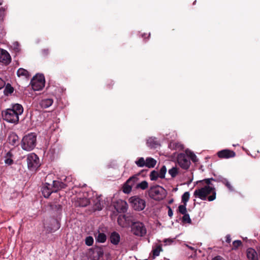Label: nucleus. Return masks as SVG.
Returning a JSON list of instances; mask_svg holds the SVG:
<instances>
[{"mask_svg": "<svg viewBox=\"0 0 260 260\" xmlns=\"http://www.w3.org/2000/svg\"><path fill=\"white\" fill-rule=\"evenodd\" d=\"M216 190L214 186L206 185L195 190L193 196L199 198L202 200H208L209 201H213L216 199Z\"/></svg>", "mask_w": 260, "mask_h": 260, "instance_id": "f257e3e1", "label": "nucleus"}, {"mask_svg": "<svg viewBox=\"0 0 260 260\" xmlns=\"http://www.w3.org/2000/svg\"><path fill=\"white\" fill-rule=\"evenodd\" d=\"M147 192L150 198L156 201L162 200L167 194L166 190L158 185L151 186Z\"/></svg>", "mask_w": 260, "mask_h": 260, "instance_id": "f03ea898", "label": "nucleus"}, {"mask_svg": "<svg viewBox=\"0 0 260 260\" xmlns=\"http://www.w3.org/2000/svg\"><path fill=\"white\" fill-rule=\"evenodd\" d=\"M124 217L126 221L131 222V231L134 235L139 237H143L146 235L147 230L143 222L129 219L128 217L126 215H124Z\"/></svg>", "mask_w": 260, "mask_h": 260, "instance_id": "7ed1b4c3", "label": "nucleus"}, {"mask_svg": "<svg viewBox=\"0 0 260 260\" xmlns=\"http://www.w3.org/2000/svg\"><path fill=\"white\" fill-rule=\"evenodd\" d=\"M37 135L35 133H30L23 137L21 141V147L26 151L33 150L36 146Z\"/></svg>", "mask_w": 260, "mask_h": 260, "instance_id": "20e7f679", "label": "nucleus"}, {"mask_svg": "<svg viewBox=\"0 0 260 260\" xmlns=\"http://www.w3.org/2000/svg\"><path fill=\"white\" fill-rule=\"evenodd\" d=\"M45 77L43 74H37L31 80L30 84L34 90L39 91L45 86Z\"/></svg>", "mask_w": 260, "mask_h": 260, "instance_id": "39448f33", "label": "nucleus"}, {"mask_svg": "<svg viewBox=\"0 0 260 260\" xmlns=\"http://www.w3.org/2000/svg\"><path fill=\"white\" fill-rule=\"evenodd\" d=\"M2 117L4 120L8 122L17 123L19 121V116L13 110L7 109L2 112Z\"/></svg>", "mask_w": 260, "mask_h": 260, "instance_id": "423d86ee", "label": "nucleus"}, {"mask_svg": "<svg viewBox=\"0 0 260 260\" xmlns=\"http://www.w3.org/2000/svg\"><path fill=\"white\" fill-rule=\"evenodd\" d=\"M128 201L133 209L135 210L142 211L146 206L145 200L138 196L132 197L129 199Z\"/></svg>", "mask_w": 260, "mask_h": 260, "instance_id": "0eeeda50", "label": "nucleus"}, {"mask_svg": "<svg viewBox=\"0 0 260 260\" xmlns=\"http://www.w3.org/2000/svg\"><path fill=\"white\" fill-rule=\"evenodd\" d=\"M26 160L28 168L31 171H36L40 167L39 158L34 153L28 154Z\"/></svg>", "mask_w": 260, "mask_h": 260, "instance_id": "6e6552de", "label": "nucleus"}, {"mask_svg": "<svg viewBox=\"0 0 260 260\" xmlns=\"http://www.w3.org/2000/svg\"><path fill=\"white\" fill-rule=\"evenodd\" d=\"M177 161L180 167L184 170L188 169L190 165V161L188 156L184 153L178 154Z\"/></svg>", "mask_w": 260, "mask_h": 260, "instance_id": "1a4fd4ad", "label": "nucleus"}, {"mask_svg": "<svg viewBox=\"0 0 260 260\" xmlns=\"http://www.w3.org/2000/svg\"><path fill=\"white\" fill-rule=\"evenodd\" d=\"M217 155L221 158H229L234 157L236 155L235 152L229 149H224L219 151L217 153Z\"/></svg>", "mask_w": 260, "mask_h": 260, "instance_id": "9d476101", "label": "nucleus"}, {"mask_svg": "<svg viewBox=\"0 0 260 260\" xmlns=\"http://www.w3.org/2000/svg\"><path fill=\"white\" fill-rule=\"evenodd\" d=\"M11 60V56L9 53L4 49L0 50V62L4 64H9Z\"/></svg>", "mask_w": 260, "mask_h": 260, "instance_id": "9b49d317", "label": "nucleus"}, {"mask_svg": "<svg viewBox=\"0 0 260 260\" xmlns=\"http://www.w3.org/2000/svg\"><path fill=\"white\" fill-rule=\"evenodd\" d=\"M42 194L45 198H48L50 194L53 192L51 187V185L48 183H46L45 185L41 188Z\"/></svg>", "mask_w": 260, "mask_h": 260, "instance_id": "f8f14e48", "label": "nucleus"}, {"mask_svg": "<svg viewBox=\"0 0 260 260\" xmlns=\"http://www.w3.org/2000/svg\"><path fill=\"white\" fill-rule=\"evenodd\" d=\"M51 187L53 192H56L59 190L65 188L67 187V185L59 181L55 180L53 181L52 185H51Z\"/></svg>", "mask_w": 260, "mask_h": 260, "instance_id": "ddd939ff", "label": "nucleus"}, {"mask_svg": "<svg viewBox=\"0 0 260 260\" xmlns=\"http://www.w3.org/2000/svg\"><path fill=\"white\" fill-rule=\"evenodd\" d=\"M109 240L112 244L117 245L120 241V236L117 232H113L110 235Z\"/></svg>", "mask_w": 260, "mask_h": 260, "instance_id": "4468645a", "label": "nucleus"}, {"mask_svg": "<svg viewBox=\"0 0 260 260\" xmlns=\"http://www.w3.org/2000/svg\"><path fill=\"white\" fill-rule=\"evenodd\" d=\"M8 142L12 146H17L19 144V137L16 133H12L8 138Z\"/></svg>", "mask_w": 260, "mask_h": 260, "instance_id": "2eb2a0df", "label": "nucleus"}, {"mask_svg": "<svg viewBox=\"0 0 260 260\" xmlns=\"http://www.w3.org/2000/svg\"><path fill=\"white\" fill-rule=\"evenodd\" d=\"M246 255L248 260H258L257 253L253 248H250L247 249Z\"/></svg>", "mask_w": 260, "mask_h": 260, "instance_id": "dca6fc26", "label": "nucleus"}, {"mask_svg": "<svg viewBox=\"0 0 260 260\" xmlns=\"http://www.w3.org/2000/svg\"><path fill=\"white\" fill-rule=\"evenodd\" d=\"M147 145L151 148H156L159 144L155 138H149L147 141Z\"/></svg>", "mask_w": 260, "mask_h": 260, "instance_id": "f3484780", "label": "nucleus"}, {"mask_svg": "<svg viewBox=\"0 0 260 260\" xmlns=\"http://www.w3.org/2000/svg\"><path fill=\"white\" fill-rule=\"evenodd\" d=\"M53 103L52 99H43L40 103L41 107L43 108H47L51 106Z\"/></svg>", "mask_w": 260, "mask_h": 260, "instance_id": "a211bd4d", "label": "nucleus"}, {"mask_svg": "<svg viewBox=\"0 0 260 260\" xmlns=\"http://www.w3.org/2000/svg\"><path fill=\"white\" fill-rule=\"evenodd\" d=\"M13 153L11 152V151H9V152H8L5 157V162L6 164L8 165H12L13 163H14V161L12 159L13 157Z\"/></svg>", "mask_w": 260, "mask_h": 260, "instance_id": "6ab92c4d", "label": "nucleus"}, {"mask_svg": "<svg viewBox=\"0 0 260 260\" xmlns=\"http://www.w3.org/2000/svg\"><path fill=\"white\" fill-rule=\"evenodd\" d=\"M17 75L18 77H24L25 78H28L29 77V72L23 68H19L17 72Z\"/></svg>", "mask_w": 260, "mask_h": 260, "instance_id": "aec40b11", "label": "nucleus"}, {"mask_svg": "<svg viewBox=\"0 0 260 260\" xmlns=\"http://www.w3.org/2000/svg\"><path fill=\"white\" fill-rule=\"evenodd\" d=\"M11 110H13L16 114H18V115H21L23 111V108L22 106L19 104H16L12 106V108H10Z\"/></svg>", "mask_w": 260, "mask_h": 260, "instance_id": "412c9836", "label": "nucleus"}, {"mask_svg": "<svg viewBox=\"0 0 260 260\" xmlns=\"http://www.w3.org/2000/svg\"><path fill=\"white\" fill-rule=\"evenodd\" d=\"M145 161L146 167L148 168H154L156 164V160L152 157H147Z\"/></svg>", "mask_w": 260, "mask_h": 260, "instance_id": "4be33fe9", "label": "nucleus"}, {"mask_svg": "<svg viewBox=\"0 0 260 260\" xmlns=\"http://www.w3.org/2000/svg\"><path fill=\"white\" fill-rule=\"evenodd\" d=\"M96 242L100 243H104L107 239L106 235L103 233H99L98 236L95 237Z\"/></svg>", "mask_w": 260, "mask_h": 260, "instance_id": "5701e85b", "label": "nucleus"}, {"mask_svg": "<svg viewBox=\"0 0 260 260\" xmlns=\"http://www.w3.org/2000/svg\"><path fill=\"white\" fill-rule=\"evenodd\" d=\"M103 206L102 205L101 201L99 198H96L94 201V209L95 210H101Z\"/></svg>", "mask_w": 260, "mask_h": 260, "instance_id": "b1692460", "label": "nucleus"}, {"mask_svg": "<svg viewBox=\"0 0 260 260\" xmlns=\"http://www.w3.org/2000/svg\"><path fill=\"white\" fill-rule=\"evenodd\" d=\"M14 91V88L11 85L10 83H8L6 85L4 91L5 95H8L9 94H11Z\"/></svg>", "mask_w": 260, "mask_h": 260, "instance_id": "393cba45", "label": "nucleus"}, {"mask_svg": "<svg viewBox=\"0 0 260 260\" xmlns=\"http://www.w3.org/2000/svg\"><path fill=\"white\" fill-rule=\"evenodd\" d=\"M162 250V249L161 245H158L155 248H153L152 250L153 258H155L156 256H158L160 252Z\"/></svg>", "mask_w": 260, "mask_h": 260, "instance_id": "a878e982", "label": "nucleus"}, {"mask_svg": "<svg viewBox=\"0 0 260 260\" xmlns=\"http://www.w3.org/2000/svg\"><path fill=\"white\" fill-rule=\"evenodd\" d=\"M178 170V168L177 167H173L171 169L169 170L168 172L172 178H175L179 173Z\"/></svg>", "mask_w": 260, "mask_h": 260, "instance_id": "bb28decb", "label": "nucleus"}, {"mask_svg": "<svg viewBox=\"0 0 260 260\" xmlns=\"http://www.w3.org/2000/svg\"><path fill=\"white\" fill-rule=\"evenodd\" d=\"M89 203L90 202L89 200L86 198L80 199L79 201V205L81 207H86L89 205Z\"/></svg>", "mask_w": 260, "mask_h": 260, "instance_id": "cd10ccee", "label": "nucleus"}, {"mask_svg": "<svg viewBox=\"0 0 260 260\" xmlns=\"http://www.w3.org/2000/svg\"><path fill=\"white\" fill-rule=\"evenodd\" d=\"M158 177L159 178V175L157 171L155 170L151 171L150 174V179L151 180L155 181L158 179Z\"/></svg>", "mask_w": 260, "mask_h": 260, "instance_id": "c85d7f7f", "label": "nucleus"}, {"mask_svg": "<svg viewBox=\"0 0 260 260\" xmlns=\"http://www.w3.org/2000/svg\"><path fill=\"white\" fill-rule=\"evenodd\" d=\"M136 164L139 167H143L146 166V161L143 157H140L135 161Z\"/></svg>", "mask_w": 260, "mask_h": 260, "instance_id": "c756f323", "label": "nucleus"}, {"mask_svg": "<svg viewBox=\"0 0 260 260\" xmlns=\"http://www.w3.org/2000/svg\"><path fill=\"white\" fill-rule=\"evenodd\" d=\"M189 192H185L182 196V202L184 204H186L189 199Z\"/></svg>", "mask_w": 260, "mask_h": 260, "instance_id": "7c9ffc66", "label": "nucleus"}, {"mask_svg": "<svg viewBox=\"0 0 260 260\" xmlns=\"http://www.w3.org/2000/svg\"><path fill=\"white\" fill-rule=\"evenodd\" d=\"M138 178L137 175L133 176L126 181V183L132 185V186H133L134 185L135 183L138 181Z\"/></svg>", "mask_w": 260, "mask_h": 260, "instance_id": "2f4dec72", "label": "nucleus"}, {"mask_svg": "<svg viewBox=\"0 0 260 260\" xmlns=\"http://www.w3.org/2000/svg\"><path fill=\"white\" fill-rule=\"evenodd\" d=\"M148 187V183L146 181H143L141 183L137 185V188H140L143 190H145Z\"/></svg>", "mask_w": 260, "mask_h": 260, "instance_id": "473e14b6", "label": "nucleus"}, {"mask_svg": "<svg viewBox=\"0 0 260 260\" xmlns=\"http://www.w3.org/2000/svg\"><path fill=\"white\" fill-rule=\"evenodd\" d=\"M132 188V185L126 183V182L123 186V191L125 193H129L131 191Z\"/></svg>", "mask_w": 260, "mask_h": 260, "instance_id": "72a5a7b5", "label": "nucleus"}, {"mask_svg": "<svg viewBox=\"0 0 260 260\" xmlns=\"http://www.w3.org/2000/svg\"><path fill=\"white\" fill-rule=\"evenodd\" d=\"M167 172V168L165 166H163L158 172V174L159 175V178L163 179L165 177V174Z\"/></svg>", "mask_w": 260, "mask_h": 260, "instance_id": "f704fd0d", "label": "nucleus"}, {"mask_svg": "<svg viewBox=\"0 0 260 260\" xmlns=\"http://www.w3.org/2000/svg\"><path fill=\"white\" fill-rule=\"evenodd\" d=\"M186 204L181 205L178 207V211L181 214L187 213V209L186 208Z\"/></svg>", "mask_w": 260, "mask_h": 260, "instance_id": "c9c22d12", "label": "nucleus"}, {"mask_svg": "<svg viewBox=\"0 0 260 260\" xmlns=\"http://www.w3.org/2000/svg\"><path fill=\"white\" fill-rule=\"evenodd\" d=\"M183 215L182 222L184 223H191V220L189 217V215L187 213Z\"/></svg>", "mask_w": 260, "mask_h": 260, "instance_id": "e433bc0d", "label": "nucleus"}, {"mask_svg": "<svg viewBox=\"0 0 260 260\" xmlns=\"http://www.w3.org/2000/svg\"><path fill=\"white\" fill-rule=\"evenodd\" d=\"M93 243V238L91 236H88L85 239V244L87 246H91Z\"/></svg>", "mask_w": 260, "mask_h": 260, "instance_id": "4c0bfd02", "label": "nucleus"}, {"mask_svg": "<svg viewBox=\"0 0 260 260\" xmlns=\"http://www.w3.org/2000/svg\"><path fill=\"white\" fill-rule=\"evenodd\" d=\"M52 209L58 212L62 210V206L59 204H54L51 206Z\"/></svg>", "mask_w": 260, "mask_h": 260, "instance_id": "58836bf2", "label": "nucleus"}, {"mask_svg": "<svg viewBox=\"0 0 260 260\" xmlns=\"http://www.w3.org/2000/svg\"><path fill=\"white\" fill-rule=\"evenodd\" d=\"M188 156L189 157V158L191 159L193 162H196L198 161L197 157L193 152H190L188 154Z\"/></svg>", "mask_w": 260, "mask_h": 260, "instance_id": "ea45409f", "label": "nucleus"}, {"mask_svg": "<svg viewBox=\"0 0 260 260\" xmlns=\"http://www.w3.org/2000/svg\"><path fill=\"white\" fill-rule=\"evenodd\" d=\"M242 242L240 240H236L233 242V249H236L242 245Z\"/></svg>", "mask_w": 260, "mask_h": 260, "instance_id": "a19ab883", "label": "nucleus"}, {"mask_svg": "<svg viewBox=\"0 0 260 260\" xmlns=\"http://www.w3.org/2000/svg\"><path fill=\"white\" fill-rule=\"evenodd\" d=\"M212 180L215 181V180L213 178H208V179H205L203 180L200 181V182L204 181L207 184V185L210 186V185H211V186H213L212 184L211 183V181Z\"/></svg>", "mask_w": 260, "mask_h": 260, "instance_id": "79ce46f5", "label": "nucleus"}, {"mask_svg": "<svg viewBox=\"0 0 260 260\" xmlns=\"http://www.w3.org/2000/svg\"><path fill=\"white\" fill-rule=\"evenodd\" d=\"M42 53L43 56H47L49 54V50L48 49H43L42 51Z\"/></svg>", "mask_w": 260, "mask_h": 260, "instance_id": "37998d69", "label": "nucleus"}, {"mask_svg": "<svg viewBox=\"0 0 260 260\" xmlns=\"http://www.w3.org/2000/svg\"><path fill=\"white\" fill-rule=\"evenodd\" d=\"M113 84H114L113 81L112 80H109L108 81V83L107 84V87L108 88L110 89L112 87Z\"/></svg>", "mask_w": 260, "mask_h": 260, "instance_id": "c03bdc74", "label": "nucleus"}, {"mask_svg": "<svg viewBox=\"0 0 260 260\" xmlns=\"http://www.w3.org/2000/svg\"><path fill=\"white\" fill-rule=\"evenodd\" d=\"M168 208V215L170 217H172L173 215V212L170 206L167 207Z\"/></svg>", "mask_w": 260, "mask_h": 260, "instance_id": "a18cd8bd", "label": "nucleus"}, {"mask_svg": "<svg viewBox=\"0 0 260 260\" xmlns=\"http://www.w3.org/2000/svg\"><path fill=\"white\" fill-rule=\"evenodd\" d=\"M6 85L5 82L0 78V89L3 88Z\"/></svg>", "mask_w": 260, "mask_h": 260, "instance_id": "49530a36", "label": "nucleus"}, {"mask_svg": "<svg viewBox=\"0 0 260 260\" xmlns=\"http://www.w3.org/2000/svg\"><path fill=\"white\" fill-rule=\"evenodd\" d=\"M56 223L57 224V226L56 227V228L55 229V230H53L52 229H51L50 230H49V229H47V231L49 232V233H52V232H53L55 231H56L57 229H58L59 228V226L58 225V222L56 221Z\"/></svg>", "mask_w": 260, "mask_h": 260, "instance_id": "de8ad7c7", "label": "nucleus"}, {"mask_svg": "<svg viewBox=\"0 0 260 260\" xmlns=\"http://www.w3.org/2000/svg\"><path fill=\"white\" fill-rule=\"evenodd\" d=\"M123 205L122 206V207L121 208V210H122V212H125L126 210V202H124L122 203Z\"/></svg>", "mask_w": 260, "mask_h": 260, "instance_id": "09e8293b", "label": "nucleus"}, {"mask_svg": "<svg viewBox=\"0 0 260 260\" xmlns=\"http://www.w3.org/2000/svg\"><path fill=\"white\" fill-rule=\"evenodd\" d=\"M212 260H224V259L220 255H217L214 257Z\"/></svg>", "mask_w": 260, "mask_h": 260, "instance_id": "8fccbe9b", "label": "nucleus"}, {"mask_svg": "<svg viewBox=\"0 0 260 260\" xmlns=\"http://www.w3.org/2000/svg\"><path fill=\"white\" fill-rule=\"evenodd\" d=\"M225 185L231 190H233V187L229 182H226Z\"/></svg>", "mask_w": 260, "mask_h": 260, "instance_id": "3c124183", "label": "nucleus"}, {"mask_svg": "<svg viewBox=\"0 0 260 260\" xmlns=\"http://www.w3.org/2000/svg\"><path fill=\"white\" fill-rule=\"evenodd\" d=\"M226 238V242L228 243H230L231 242V236L229 235H228L225 237Z\"/></svg>", "mask_w": 260, "mask_h": 260, "instance_id": "603ef678", "label": "nucleus"}, {"mask_svg": "<svg viewBox=\"0 0 260 260\" xmlns=\"http://www.w3.org/2000/svg\"><path fill=\"white\" fill-rule=\"evenodd\" d=\"M173 239H166L164 240V242L167 243L168 242L170 244H171L173 242Z\"/></svg>", "mask_w": 260, "mask_h": 260, "instance_id": "864d4df0", "label": "nucleus"}, {"mask_svg": "<svg viewBox=\"0 0 260 260\" xmlns=\"http://www.w3.org/2000/svg\"><path fill=\"white\" fill-rule=\"evenodd\" d=\"M220 181L224 185L226 183V182H229L228 180L225 178H221L220 180Z\"/></svg>", "mask_w": 260, "mask_h": 260, "instance_id": "5fc2aeb1", "label": "nucleus"}, {"mask_svg": "<svg viewBox=\"0 0 260 260\" xmlns=\"http://www.w3.org/2000/svg\"><path fill=\"white\" fill-rule=\"evenodd\" d=\"M146 34H143V35H142V37H143V38H146Z\"/></svg>", "mask_w": 260, "mask_h": 260, "instance_id": "6e6d98bb", "label": "nucleus"}, {"mask_svg": "<svg viewBox=\"0 0 260 260\" xmlns=\"http://www.w3.org/2000/svg\"><path fill=\"white\" fill-rule=\"evenodd\" d=\"M173 202V200H171L169 201V204H171L172 202Z\"/></svg>", "mask_w": 260, "mask_h": 260, "instance_id": "4d7b16f0", "label": "nucleus"}, {"mask_svg": "<svg viewBox=\"0 0 260 260\" xmlns=\"http://www.w3.org/2000/svg\"><path fill=\"white\" fill-rule=\"evenodd\" d=\"M147 171V170H142V171H141V172H142V173H143V172H145V171Z\"/></svg>", "mask_w": 260, "mask_h": 260, "instance_id": "13d9d810", "label": "nucleus"}, {"mask_svg": "<svg viewBox=\"0 0 260 260\" xmlns=\"http://www.w3.org/2000/svg\"><path fill=\"white\" fill-rule=\"evenodd\" d=\"M2 5V1L0 0V5Z\"/></svg>", "mask_w": 260, "mask_h": 260, "instance_id": "bf43d9fd", "label": "nucleus"}, {"mask_svg": "<svg viewBox=\"0 0 260 260\" xmlns=\"http://www.w3.org/2000/svg\"><path fill=\"white\" fill-rule=\"evenodd\" d=\"M150 34H149V35H148V38H149V37H150Z\"/></svg>", "mask_w": 260, "mask_h": 260, "instance_id": "052dcab7", "label": "nucleus"}, {"mask_svg": "<svg viewBox=\"0 0 260 260\" xmlns=\"http://www.w3.org/2000/svg\"><path fill=\"white\" fill-rule=\"evenodd\" d=\"M189 248H190L191 249H193V248H192L191 247H190Z\"/></svg>", "mask_w": 260, "mask_h": 260, "instance_id": "680f3d73", "label": "nucleus"}]
</instances>
